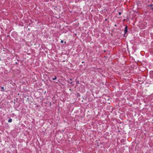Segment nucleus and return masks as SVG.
Wrapping results in <instances>:
<instances>
[{"instance_id": "2", "label": "nucleus", "mask_w": 153, "mask_h": 153, "mask_svg": "<svg viewBox=\"0 0 153 153\" xmlns=\"http://www.w3.org/2000/svg\"><path fill=\"white\" fill-rule=\"evenodd\" d=\"M12 121V119H10L8 120V122L9 123H11Z\"/></svg>"}, {"instance_id": "6", "label": "nucleus", "mask_w": 153, "mask_h": 153, "mask_svg": "<svg viewBox=\"0 0 153 153\" xmlns=\"http://www.w3.org/2000/svg\"><path fill=\"white\" fill-rule=\"evenodd\" d=\"M119 15H120L121 14V13L120 12H119Z\"/></svg>"}, {"instance_id": "7", "label": "nucleus", "mask_w": 153, "mask_h": 153, "mask_svg": "<svg viewBox=\"0 0 153 153\" xmlns=\"http://www.w3.org/2000/svg\"><path fill=\"white\" fill-rule=\"evenodd\" d=\"M152 6V4H151V5H150V6H151V7Z\"/></svg>"}, {"instance_id": "9", "label": "nucleus", "mask_w": 153, "mask_h": 153, "mask_svg": "<svg viewBox=\"0 0 153 153\" xmlns=\"http://www.w3.org/2000/svg\"><path fill=\"white\" fill-rule=\"evenodd\" d=\"M152 10H153V8H152Z\"/></svg>"}, {"instance_id": "4", "label": "nucleus", "mask_w": 153, "mask_h": 153, "mask_svg": "<svg viewBox=\"0 0 153 153\" xmlns=\"http://www.w3.org/2000/svg\"><path fill=\"white\" fill-rule=\"evenodd\" d=\"M1 88L2 89V90L3 91H4V87H2Z\"/></svg>"}, {"instance_id": "3", "label": "nucleus", "mask_w": 153, "mask_h": 153, "mask_svg": "<svg viewBox=\"0 0 153 153\" xmlns=\"http://www.w3.org/2000/svg\"><path fill=\"white\" fill-rule=\"evenodd\" d=\"M57 78L56 76H55L54 78L52 79L53 80H54L56 79Z\"/></svg>"}, {"instance_id": "5", "label": "nucleus", "mask_w": 153, "mask_h": 153, "mask_svg": "<svg viewBox=\"0 0 153 153\" xmlns=\"http://www.w3.org/2000/svg\"><path fill=\"white\" fill-rule=\"evenodd\" d=\"M61 42L62 43H63V40H62V41H61Z\"/></svg>"}, {"instance_id": "1", "label": "nucleus", "mask_w": 153, "mask_h": 153, "mask_svg": "<svg viewBox=\"0 0 153 153\" xmlns=\"http://www.w3.org/2000/svg\"><path fill=\"white\" fill-rule=\"evenodd\" d=\"M127 32V26H126L125 28L124 33H126Z\"/></svg>"}, {"instance_id": "8", "label": "nucleus", "mask_w": 153, "mask_h": 153, "mask_svg": "<svg viewBox=\"0 0 153 153\" xmlns=\"http://www.w3.org/2000/svg\"><path fill=\"white\" fill-rule=\"evenodd\" d=\"M77 83H79V81H77Z\"/></svg>"}]
</instances>
